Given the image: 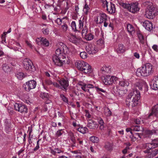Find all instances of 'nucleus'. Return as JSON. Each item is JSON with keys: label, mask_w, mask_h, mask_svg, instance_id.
Segmentation results:
<instances>
[{"label": "nucleus", "mask_w": 158, "mask_h": 158, "mask_svg": "<svg viewBox=\"0 0 158 158\" xmlns=\"http://www.w3.org/2000/svg\"><path fill=\"white\" fill-rule=\"evenodd\" d=\"M158 147V139H152L151 142L149 143L143 144L142 148L145 149L143 152L147 154L145 156L147 158H152L157 155L158 152V149H155L152 150Z\"/></svg>", "instance_id": "f257e3e1"}, {"label": "nucleus", "mask_w": 158, "mask_h": 158, "mask_svg": "<svg viewBox=\"0 0 158 158\" xmlns=\"http://www.w3.org/2000/svg\"><path fill=\"white\" fill-rule=\"evenodd\" d=\"M64 47H61L57 49L55 51V55L52 57L53 62L58 66H63L65 64L67 60L65 56L66 52L64 50Z\"/></svg>", "instance_id": "f03ea898"}, {"label": "nucleus", "mask_w": 158, "mask_h": 158, "mask_svg": "<svg viewBox=\"0 0 158 158\" xmlns=\"http://www.w3.org/2000/svg\"><path fill=\"white\" fill-rule=\"evenodd\" d=\"M140 98V94L139 91L137 89L134 90L127 97L126 100V105L128 106H131L132 107L136 106L138 104Z\"/></svg>", "instance_id": "7ed1b4c3"}, {"label": "nucleus", "mask_w": 158, "mask_h": 158, "mask_svg": "<svg viewBox=\"0 0 158 158\" xmlns=\"http://www.w3.org/2000/svg\"><path fill=\"white\" fill-rule=\"evenodd\" d=\"M144 5L146 7L145 17L148 19H152L157 15L158 7L153 5L152 2L147 1Z\"/></svg>", "instance_id": "20e7f679"}, {"label": "nucleus", "mask_w": 158, "mask_h": 158, "mask_svg": "<svg viewBox=\"0 0 158 158\" xmlns=\"http://www.w3.org/2000/svg\"><path fill=\"white\" fill-rule=\"evenodd\" d=\"M153 71L152 65L150 63H147L138 69L136 71V74L138 77H147L151 74Z\"/></svg>", "instance_id": "39448f33"}, {"label": "nucleus", "mask_w": 158, "mask_h": 158, "mask_svg": "<svg viewBox=\"0 0 158 158\" xmlns=\"http://www.w3.org/2000/svg\"><path fill=\"white\" fill-rule=\"evenodd\" d=\"M118 4L122 7L127 9L128 10L132 13H134L139 10V8L136 3H126L123 2L120 0H118Z\"/></svg>", "instance_id": "423d86ee"}, {"label": "nucleus", "mask_w": 158, "mask_h": 158, "mask_svg": "<svg viewBox=\"0 0 158 158\" xmlns=\"http://www.w3.org/2000/svg\"><path fill=\"white\" fill-rule=\"evenodd\" d=\"M95 21L97 24H101L104 23V26L106 27L109 24L107 22V17L106 15L104 13H100L98 16L96 17Z\"/></svg>", "instance_id": "0eeeda50"}, {"label": "nucleus", "mask_w": 158, "mask_h": 158, "mask_svg": "<svg viewBox=\"0 0 158 158\" xmlns=\"http://www.w3.org/2000/svg\"><path fill=\"white\" fill-rule=\"evenodd\" d=\"M103 79V81L106 85H110L115 82L118 80V78L114 76H102V78Z\"/></svg>", "instance_id": "6e6552de"}, {"label": "nucleus", "mask_w": 158, "mask_h": 158, "mask_svg": "<svg viewBox=\"0 0 158 158\" xmlns=\"http://www.w3.org/2000/svg\"><path fill=\"white\" fill-rule=\"evenodd\" d=\"M23 64L24 68L27 70L34 71L35 70V68L33 65L32 61L28 59H26L23 61Z\"/></svg>", "instance_id": "1a4fd4ad"}, {"label": "nucleus", "mask_w": 158, "mask_h": 158, "mask_svg": "<svg viewBox=\"0 0 158 158\" xmlns=\"http://www.w3.org/2000/svg\"><path fill=\"white\" fill-rule=\"evenodd\" d=\"M15 109L21 113H27V106L24 104L15 103L14 105Z\"/></svg>", "instance_id": "9d476101"}, {"label": "nucleus", "mask_w": 158, "mask_h": 158, "mask_svg": "<svg viewBox=\"0 0 158 158\" xmlns=\"http://www.w3.org/2000/svg\"><path fill=\"white\" fill-rule=\"evenodd\" d=\"M111 72V67L110 66H105L101 68L99 72V74L100 76H102L103 75H106L110 74Z\"/></svg>", "instance_id": "9b49d317"}, {"label": "nucleus", "mask_w": 158, "mask_h": 158, "mask_svg": "<svg viewBox=\"0 0 158 158\" xmlns=\"http://www.w3.org/2000/svg\"><path fill=\"white\" fill-rule=\"evenodd\" d=\"M58 82L60 85V89L66 91L68 89L67 88L69 85L68 80L63 79L58 80Z\"/></svg>", "instance_id": "f8f14e48"}, {"label": "nucleus", "mask_w": 158, "mask_h": 158, "mask_svg": "<svg viewBox=\"0 0 158 158\" xmlns=\"http://www.w3.org/2000/svg\"><path fill=\"white\" fill-rule=\"evenodd\" d=\"M86 50L89 54H94L98 52V49L95 45L90 44L86 47Z\"/></svg>", "instance_id": "ddd939ff"}, {"label": "nucleus", "mask_w": 158, "mask_h": 158, "mask_svg": "<svg viewBox=\"0 0 158 158\" xmlns=\"http://www.w3.org/2000/svg\"><path fill=\"white\" fill-rule=\"evenodd\" d=\"M36 85V82L34 80H31L26 83V90L29 91L31 89L35 88Z\"/></svg>", "instance_id": "4468645a"}, {"label": "nucleus", "mask_w": 158, "mask_h": 158, "mask_svg": "<svg viewBox=\"0 0 158 158\" xmlns=\"http://www.w3.org/2000/svg\"><path fill=\"white\" fill-rule=\"evenodd\" d=\"M79 85L81 86V88L85 91L89 92V89H91L94 88V85L91 84H85L82 82L78 83Z\"/></svg>", "instance_id": "2eb2a0df"}, {"label": "nucleus", "mask_w": 158, "mask_h": 158, "mask_svg": "<svg viewBox=\"0 0 158 158\" xmlns=\"http://www.w3.org/2000/svg\"><path fill=\"white\" fill-rule=\"evenodd\" d=\"M158 104L154 105L152 109L151 112L148 115V118H150L152 116H156L158 113Z\"/></svg>", "instance_id": "dca6fc26"}, {"label": "nucleus", "mask_w": 158, "mask_h": 158, "mask_svg": "<svg viewBox=\"0 0 158 158\" xmlns=\"http://www.w3.org/2000/svg\"><path fill=\"white\" fill-rule=\"evenodd\" d=\"M87 126L90 129H95L98 127V126L95 122L89 120L88 121Z\"/></svg>", "instance_id": "f3484780"}, {"label": "nucleus", "mask_w": 158, "mask_h": 158, "mask_svg": "<svg viewBox=\"0 0 158 158\" xmlns=\"http://www.w3.org/2000/svg\"><path fill=\"white\" fill-rule=\"evenodd\" d=\"M86 63V62L83 61H78L75 62V64L77 69L81 71Z\"/></svg>", "instance_id": "a211bd4d"}, {"label": "nucleus", "mask_w": 158, "mask_h": 158, "mask_svg": "<svg viewBox=\"0 0 158 158\" xmlns=\"http://www.w3.org/2000/svg\"><path fill=\"white\" fill-rule=\"evenodd\" d=\"M107 6H106V10L109 13L112 14L115 12V9L114 4L110 2V3L107 5Z\"/></svg>", "instance_id": "6ab92c4d"}, {"label": "nucleus", "mask_w": 158, "mask_h": 158, "mask_svg": "<svg viewBox=\"0 0 158 158\" xmlns=\"http://www.w3.org/2000/svg\"><path fill=\"white\" fill-rule=\"evenodd\" d=\"M143 26L147 30L150 31H151L153 28L152 23L148 21H144L143 23Z\"/></svg>", "instance_id": "aec40b11"}, {"label": "nucleus", "mask_w": 158, "mask_h": 158, "mask_svg": "<svg viewBox=\"0 0 158 158\" xmlns=\"http://www.w3.org/2000/svg\"><path fill=\"white\" fill-rule=\"evenodd\" d=\"M40 40V44L45 46H48L49 45V42L44 37L38 38L36 39L37 42Z\"/></svg>", "instance_id": "412c9836"}, {"label": "nucleus", "mask_w": 158, "mask_h": 158, "mask_svg": "<svg viewBox=\"0 0 158 158\" xmlns=\"http://www.w3.org/2000/svg\"><path fill=\"white\" fill-rule=\"evenodd\" d=\"M83 67L82 70L81 71L85 73H92L93 69L91 66L86 63L85 65Z\"/></svg>", "instance_id": "4be33fe9"}, {"label": "nucleus", "mask_w": 158, "mask_h": 158, "mask_svg": "<svg viewBox=\"0 0 158 158\" xmlns=\"http://www.w3.org/2000/svg\"><path fill=\"white\" fill-rule=\"evenodd\" d=\"M151 88L155 90L158 89V77L156 76L154 77L153 83Z\"/></svg>", "instance_id": "5701e85b"}, {"label": "nucleus", "mask_w": 158, "mask_h": 158, "mask_svg": "<svg viewBox=\"0 0 158 158\" xmlns=\"http://www.w3.org/2000/svg\"><path fill=\"white\" fill-rule=\"evenodd\" d=\"M50 152L53 155H56V153L59 154L60 153H63V152L60 149L56 148L54 149L50 148Z\"/></svg>", "instance_id": "b1692460"}, {"label": "nucleus", "mask_w": 158, "mask_h": 158, "mask_svg": "<svg viewBox=\"0 0 158 158\" xmlns=\"http://www.w3.org/2000/svg\"><path fill=\"white\" fill-rule=\"evenodd\" d=\"M129 84V81L126 80H122L119 82V85L123 87H126L128 86Z\"/></svg>", "instance_id": "393cba45"}, {"label": "nucleus", "mask_w": 158, "mask_h": 158, "mask_svg": "<svg viewBox=\"0 0 158 158\" xmlns=\"http://www.w3.org/2000/svg\"><path fill=\"white\" fill-rule=\"evenodd\" d=\"M42 83L44 88L45 89V83L47 85H50L52 84V81L48 79H44L42 80Z\"/></svg>", "instance_id": "a878e982"}, {"label": "nucleus", "mask_w": 158, "mask_h": 158, "mask_svg": "<svg viewBox=\"0 0 158 158\" xmlns=\"http://www.w3.org/2000/svg\"><path fill=\"white\" fill-rule=\"evenodd\" d=\"M125 48L123 44H118V48L117 49V52L118 53H123L125 51Z\"/></svg>", "instance_id": "bb28decb"}, {"label": "nucleus", "mask_w": 158, "mask_h": 158, "mask_svg": "<svg viewBox=\"0 0 158 158\" xmlns=\"http://www.w3.org/2000/svg\"><path fill=\"white\" fill-rule=\"evenodd\" d=\"M89 7L86 0L85 1V4L83 9V11L85 15H87L89 10Z\"/></svg>", "instance_id": "cd10ccee"}, {"label": "nucleus", "mask_w": 158, "mask_h": 158, "mask_svg": "<svg viewBox=\"0 0 158 158\" xmlns=\"http://www.w3.org/2000/svg\"><path fill=\"white\" fill-rule=\"evenodd\" d=\"M86 21L85 17H83L82 19H80L79 20L78 27L80 29H82L84 26V22Z\"/></svg>", "instance_id": "c85d7f7f"}, {"label": "nucleus", "mask_w": 158, "mask_h": 158, "mask_svg": "<svg viewBox=\"0 0 158 158\" xmlns=\"http://www.w3.org/2000/svg\"><path fill=\"white\" fill-rule=\"evenodd\" d=\"M69 40L70 42L75 44H77L79 40V39L74 35L71 36L69 38Z\"/></svg>", "instance_id": "c756f323"}, {"label": "nucleus", "mask_w": 158, "mask_h": 158, "mask_svg": "<svg viewBox=\"0 0 158 158\" xmlns=\"http://www.w3.org/2000/svg\"><path fill=\"white\" fill-rule=\"evenodd\" d=\"M77 130L83 134H85L88 131V129L85 127H80L77 128Z\"/></svg>", "instance_id": "7c9ffc66"}, {"label": "nucleus", "mask_w": 158, "mask_h": 158, "mask_svg": "<svg viewBox=\"0 0 158 158\" xmlns=\"http://www.w3.org/2000/svg\"><path fill=\"white\" fill-rule=\"evenodd\" d=\"M68 135L72 143L73 144H75L76 140L73 133L72 132L70 131Z\"/></svg>", "instance_id": "2f4dec72"}, {"label": "nucleus", "mask_w": 158, "mask_h": 158, "mask_svg": "<svg viewBox=\"0 0 158 158\" xmlns=\"http://www.w3.org/2000/svg\"><path fill=\"white\" fill-rule=\"evenodd\" d=\"M2 69L5 72L8 73L11 71V69L6 64L2 65Z\"/></svg>", "instance_id": "473e14b6"}, {"label": "nucleus", "mask_w": 158, "mask_h": 158, "mask_svg": "<svg viewBox=\"0 0 158 158\" xmlns=\"http://www.w3.org/2000/svg\"><path fill=\"white\" fill-rule=\"evenodd\" d=\"M158 132V129L156 128L152 130H147L145 131L146 134L149 135H152L154 133Z\"/></svg>", "instance_id": "72a5a7b5"}, {"label": "nucleus", "mask_w": 158, "mask_h": 158, "mask_svg": "<svg viewBox=\"0 0 158 158\" xmlns=\"http://www.w3.org/2000/svg\"><path fill=\"white\" fill-rule=\"evenodd\" d=\"M104 113L105 115L107 117L110 116L112 115V112L108 107L104 108Z\"/></svg>", "instance_id": "f704fd0d"}, {"label": "nucleus", "mask_w": 158, "mask_h": 158, "mask_svg": "<svg viewBox=\"0 0 158 158\" xmlns=\"http://www.w3.org/2000/svg\"><path fill=\"white\" fill-rule=\"evenodd\" d=\"M85 39L88 40H91L93 39L94 35L91 33H87L85 36Z\"/></svg>", "instance_id": "c9c22d12"}, {"label": "nucleus", "mask_w": 158, "mask_h": 158, "mask_svg": "<svg viewBox=\"0 0 158 158\" xmlns=\"http://www.w3.org/2000/svg\"><path fill=\"white\" fill-rule=\"evenodd\" d=\"M16 77L18 79L22 80L24 77V74L22 72H17L15 74Z\"/></svg>", "instance_id": "e433bc0d"}, {"label": "nucleus", "mask_w": 158, "mask_h": 158, "mask_svg": "<svg viewBox=\"0 0 158 158\" xmlns=\"http://www.w3.org/2000/svg\"><path fill=\"white\" fill-rule=\"evenodd\" d=\"M127 29L129 33H131L134 30V28L130 24L127 25Z\"/></svg>", "instance_id": "4c0bfd02"}, {"label": "nucleus", "mask_w": 158, "mask_h": 158, "mask_svg": "<svg viewBox=\"0 0 158 158\" xmlns=\"http://www.w3.org/2000/svg\"><path fill=\"white\" fill-rule=\"evenodd\" d=\"M105 148L108 150H110L112 149V145L109 142H106L105 146Z\"/></svg>", "instance_id": "58836bf2"}, {"label": "nucleus", "mask_w": 158, "mask_h": 158, "mask_svg": "<svg viewBox=\"0 0 158 158\" xmlns=\"http://www.w3.org/2000/svg\"><path fill=\"white\" fill-rule=\"evenodd\" d=\"M88 31L87 28L86 27V26H85V27L82 29L81 34L83 36L85 37V36L87 34Z\"/></svg>", "instance_id": "ea45409f"}, {"label": "nucleus", "mask_w": 158, "mask_h": 158, "mask_svg": "<svg viewBox=\"0 0 158 158\" xmlns=\"http://www.w3.org/2000/svg\"><path fill=\"white\" fill-rule=\"evenodd\" d=\"M90 139L94 143H97L99 139L97 137L92 136L90 138Z\"/></svg>", "instance_id": "a19ab883"}, {"label": "nucleus", "mask_w": 158, "mask_h": 158, "mask_svg": "<svg viewBox=\"0 0 158 158\" xmlns=\"http://www.w3.org/2000/svg\"><path fill=\"white\" fill-rule=\"evenodd\" d=\"M131 129L134 131H139L141 129L140 126L139 125L133 126L131 127Z\"/></svg>", "instance_id": "79ce46f5"}, {"label": "nucleus", "mask_w": 158, "mask_h": 158, "mask_svg": "<svg viewBox=\"0 0 158 158\" xmlns=\"http://www.w3.org/2000/svg\"><path fill=\"white\" fill-rule=\"evenodd\" d=\"M62 31L64 32H66L68 29V27L67 24H62L61 25Z\"/></svg>", "instance_id": "37998d69"}, {"label": "nucleus", "mask_w": 158, "mask_h": 158, "mask_svg": "<svg viewBox=\"0 0 158 158\" xmlns=\"http://www.w3.org/2000/svg\"><path fill=\"white\" fill-rule=\"evenodd\" d=\"M66 6L65 8V10H67L71 6V1L70 0H67L66 1Z\"/></svg>", "instance_id": "c03bdc74"}, {"label": "nucleus", "mask_w": 158, "mask_h": 158, "mask_svg": "<svg viewBox=\"0 0 158 158\" xmlns=\"http://www.w3.org/2000/svg\"><path fill=\"white\" fill-rule=\"evenodd\" d=\"M127 89L126 90H123L122 89H120L118 91V94L121 96L124 95V94H126L127 92Z\"/></svg>", "instance_id": "a18cd8bd"}, {"label": "nucleus", "mask_w": 158, "mask_h": 158, "mask_svg": "<svg viewBox=\"0 0 158 158\" xmlns=\"http://www.w3.org/2000/svg\"><path fill=\"white\" fill-rule=\"evenodd\" d=\"M80 54V56L82 59H85L87 57V53L85 52H81Z\"/></svg>", "instance_id": "49530a36"}, {"label": "nucleus", "mask_w": 158, "mask_h": 158, "mask_svg": "<svg viewBox=\"0 0 158 158\" xmlns=\"http://www.w3.org/2000/svg\"><path fill=\"white\" fill-rule=\"evenodd\" d=\"M71 27L73 30L74 31H77L76 24L75 21H73L71 23Z\"/></svg>", "instance_id": "de8ad7c7"}, {"label": "nucleus", "mask_w": 158, "mask_h": 158, "mask_svg": "<svg viewBox=\"0 0 158 158\" xmlns=\"http://www.w3.org/2000/svg\"><path fill=\"white\" fill-rule=\"evenodd\" d=\"M64 132L63 130H59L56 132V136L59 137L61 136L64 133Z\"/></svg>", "instance_id": "09e8293b"}, {"label": "nucleus", "mask_w": 158, "mask_h": 158, "mask_svg": "<svg viewBox=\"0 0 158 158\" xmlns=\"http://www.w3.org/2000/svg\"><path fill=\"white\" fill-rule=\"evenodd\" d=\"M60 98L63 101L67 103L68 102V99L63 94H61L60 95Z\"/></svg>", "instance_id": "8fccbe9b"}, {"label": "nucleus", "mask_w": 158, "mask_h": 158, "mask_svg": "<svg viewBox=\"0 0 158 158\" xmlns=\"http://www.w3.org/2000/svg\"><path fill=\"white\" fill-rule=\"evenodd\" d=\"M101 1L102 4V5L104 8H105L106 6H107V5L109 3L106 0H101Z\"/></svg>", "instance_id": "3c124183"}, {"label": "nucleus", "mask_w": 158, "mask_h": 158, "mask_svg": "<svg viewBox=\"0 0 158 158\" xmlns=\"http://www.w3.org/2000/svg\"><path fill=\"white\" fill-rule=\"evenodd\" d=\"M97 44L100 45H102L104 44V39L100 38L97 41Z\"/></svg>", "instance_id": "603ef678"}, {"label": "nucleus", "mask_w": 158, "mask_h": 158, "mask_svg": "<svg viewBox=\"0 0 158 158\" xmlns=\"http://www.w3.org/2000/svg\"><path fill=\"white\" fill-rule=\"evenodd\" d=\"M62 19L60 18H57L55 22L58 25H61L62 24Z\"/></svg>", "instance_id": "864d4df0"}, {"label": "nucleus", "mask_w": 158, "mask_h": 158, "mask_svg": "<svg viewBox=\"0 0 158 158\" xmlns=\"http://www.w3.org/2000/svg\"><path fill=\"white\" fill-rule=\"evenodd\" d=\"M42 31L43 34L45 35H47L48 34L49 32V31L48 29L45 28H43L42 29Z\"/></svg>", "instance_id": "5fc2aeb1"}, {"label": "nucleus", "mask_w": 158, "mask_h": 158, "mask_svg": "<svg viewBox=\"0 0 158 158\" xmlns=\"http://www.w3.org/2000/svg\"><path fill=\"white\" fill-rule=\"evenodd\" d=\"M62 19V24H67L66 23L68 22L67 18L66 17H64L61 19Z\"/></svg>", "instance_id": "6e6d98bb"}, {"label": "nucleus", "mask_w": 158, "mask_h": 158, "mask_svg": "<svg viewBox=\"0 0 158 158\" xmlns=\"http://www.w3.org/2000/svg\"><path fill=\"white\" fill-rule=\"evenodd\" d=\"M98 123L100 125H104V122L103 119L99 117L98 119Z\"/></svg>", "instance_id": "4d7b16f0"}, {"label": "nucleus", "mask_w": 158, "mask_h": 158, "mask_svg": "<svg viewBox=\"0 0 158 158\" xmlns=\"http://www.w3.org/2000/svg\"><path fill=\"white\" fill-rule=\"evenodd\" d=\"M40 148V144L39 143V141H37V144L36 147L34 148L33 150L34 151H36L39 149Z\"/></svg>", "instance_id": "13d9d810"}, {"label": "nucleus", "mask_w": 158, "mask_h": 158, "mask_svg": "<svg viewBox=\"0 0 158 158\" xmlns=\"http://www.w3.org/2000/svg\"><path fill=\"white\" fill-rule=\"evenodd\" d=\"M77 141L79 143V144L81 145H83V140L82 138H78L77 139Z\"/></svg>", "instance_id": "bf43d9fd"}, {"label": "nucleus", "mask_w": 158, "mask_h": 158, "mask_svg": "<svg viewBox=\"0 0 158 158\" xmlns=\"http://www.w3.org/2000/svg\"><path fill=\"white\" fill-rule=\"evenodd\" d=\"M95 88L96 89V90L98 92L101 91L102 92L104 93L105 92V91L102 88H99L98 87H95Z\"/></svg>", "instance_id": "052dcab7"}, {"label": "nucleus", "mask_w": 158, "mask_h": 158, "mask_svg": "<svg viewBox=\"0 0 158 158\" xmlns=\"http://www.w3.org/2000/svg\"><path fill=\"white\" fill-rule=\"evenodd\" d=\"M85 116L88 118H90L91 116V115L89 114V111L87 110H85Z\"/></svg>", "instance_id": "680f3d73"}, {"label": "nucleus", "mask_w": 158, "mask_h": 158, "mask_svg": "<svg viewBox=\"0 0 158 158\" xmlns=\"http://www.w3.org/2000/svg\"><path fill=\"white\" fill-rule=\"evenodd\" d=\"M74 11H75L77 13H78V12H79V7H78V5H75V7H74Z\"/></svg>", "instance_id": "e2e57ef3"}, {"label": "nucleus", "mask_w": 158, "mask_h": 158, "mask_svg": "<svg viewBox=\"0 0 158 158\" xmlns=\"http://www.w3.org/2000/svg\"><path fill=\"white\" fill-rule=\"evenodd\" d=\"M52 84L56 87L58 88L59 89H60V84H59L58 83H57L56 82H52Z\"/></svg>", "instance_id": "0e129e2a"}, {"label": "nucleus", "mask_w": 158, "mask_h": 158, "mask_svg": "<svg viewBox=\"0 0 158 158\" xmlns=\"http://www.w3.org/2000/svg\"><path fill=\"white\" fill-rule=\"evenodd\" d=\"M139 39L140 43H141L142 44H143L144 43V39L143 36L141 37V38H139Z\"/></svg>", "instance_id": "69168bd1"}, {"label": "nucleus", "mask_w": 158, "mask_h": 158, "mask_svg": "<svg viewBox=\"0 0 158 158\" xmlns=\"http://www.w3.org/2000/svg\"><path fill=\"white\" fill-rule=\"evenodd\" d=\"M75 158H85L83 156H82L81 154H77L75 156Z\"/></svg>", "instance_id": "338daca9"}, {"label": "nucleus", "mask_w": 158, "mask_h": 158, "mask_svg": "<svg viewBox=\"0 0 158 158\" xmlns=\"http://www.w3.org/2000/svg\"><path fill=\"white\" fill-rule=\"evenodd\" d=\"M152 48L156 52L158 51V46L156 45H154L152 47Z\"/></svg>", "instance_id": "774afa93"}]
</instances>
